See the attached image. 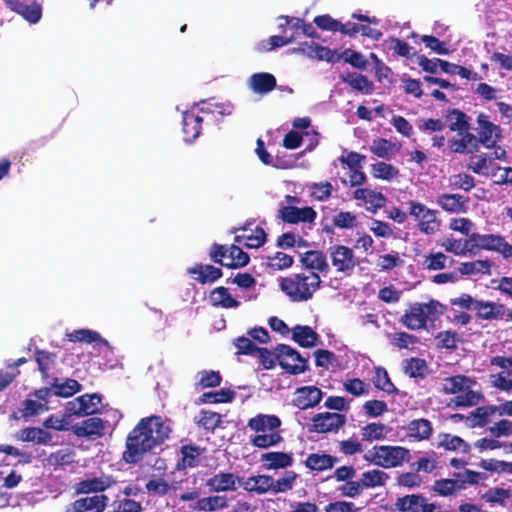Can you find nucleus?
Here are the masks:
<instances>
[{"label":"nucleus","mask_w":512,"mask_h":512,"mask_svg":"<svg viewBox=\"0 0 512 512\" xmlns=\"http://www.w3.org/2000/svg\"><path fill=\"white\" fill-rule=\"evenodd\" d=\"M172 429L161 416L151 415L141 418L128 433L122 459L127 464H136L162 445L169 437Z\"/></svg>","instance_id":"f257e3e1"},{"label":"nucleus","mask_w":512,"mask_h":512,"mask_svg":"<svg viewBox=\"0 0 512 512\" xmlns=\"http://www.w3.org/2000/svg\"><path fill=\"white\" fill-rule=\"evenodd\" d=\"M476 381L466 375H453L446 377L442 382V392L447 395H455L449 402L454 407H473L484 400L481 391H475L472 386Z\"/></svg>","instance_id":"f03ea898"},{"label":"nucleus","mask_w":512,"mask_h":512,"mask_svg":"<svg viewBox=\"0 0 512 512\" xmlns=\"http://www.w3.org/2000/svg\"><path fill=\"white\" fill-rule=\"evenodd\" d=\"M281 420L276 415L258 414L249 419L247 427L255 432L250 436V443L257 448L267 449L283 441L278 428Z\"/></svg>","instance_id":"7ed1b4c3"},{"label":"nucleus","mask_w":512,"mask_h":512,"mask_svg":"<svg viewBox=\"0 0 512 512\" xmlns=\"http://www.w3.org/2000/svg\"><path fill=\"white\" fill-rule=\"evenodd\" d=\"M321 278L316 272L294 273L280 279L281 291L293 302L310 300L319 289Z\"/></svg>","instance_id":"20e7f679"},{"label":"nucleus","mask_w":512,"mask_h":512,"mask_svg":"<svg viewBox=\"0 0 512 512\" xmlns=\"http://www.w3.org/2000/svg\"><path fill=\"white\" fill-rule=\"evenodd\" d=\"M445 309L443 304L434 299L427 303L415 302L409 305L399 321L410 330L426 329L427 322L437 320Z\"/></svg>","instance_id":"39448f33"},{"label":"nucleus","mask_w":512,"mask_h":512,"mask_svg":"<svg viewBox=\"0 0 512 512\" xmlns=\"http://www.w3.org/2000/svg\"><path fill=\"white\" fill-rule=\"evenodd\" d=\"M363 459L383 468H394L409 462L411 454L409 449L402 446L380 445L368 450Z\"/></svg>","instance_id":"423d86ee"},{"label":"nucleus","mask_w":512,"mask_h":512,"mask_svg":"<svg viewBox=\"0 0 512 512\" xmlns=\"http://www.w3.org/2000/svg\"><path fill=\"white\" fill-rule=\"evenodd\" d=\"M408 205V213L417 221V228L421 233L433 235L440 229L441 221L437 210L413 200Z\"/></svg>","instance_id":"0eeeda50"},{"label":"nucleus","mask_w":512,"mask_h":512,"mask_svg":"<svg viewBox=\"0 0 512 512\" xmlns=\"http://www.w3.org/2000/svg\"><path fill=\"white\" fill-rule=\"evenodd\" d=\"M275 351L279 365L287 373L298 375L309 369L308 359L302 357L301 354L291 346L279 344L276 346Z\"/></svg>","instance_id":"6e6552de"},{"label":"nucleus","mask_w":512,"mask_h":512,"mask_svg":"<svg viewBox=\"0 0 512 512\" xmlns=\"http://www.w3.org/2000/svg\"><path fill=\"white\" fill-rule=\"evenodd\" d=\"M395 509L400 512H451L440 510V506L434 502H428L423 494H409L398 497L395 501Z\"/></svg>","instance_id":"1a4fd4ad"},{"label":"nucleus","mask_w":512,"mask_h":512,"mask_svg":"<svg viewBox=\"0 0 512 512\" xmlns=\"http://www.w3.org/2000/svg\"><path fill=\"white\" fill-rule=\"evenodd\" d=\"M328 252L331 263L337 272L350 275L354 268L360 263L353 249L345 245L330 246Z\"/></svg>","instance_id":"9d476101"},{"label":"nucleus","mask_w":512,"mask_h":512,"mask_svg":"<svg viewBox=\"0 0 512 512\" xmlns=\"http://www.w3.org/2000/svg\"><path fill=\"white\" fill-rule=\"evenodd\" d=\"M311 421V432L336 433L346 424V416L336 412H323L314 415Z\"/></svg>","instance_id":"9b49d317"},{"label":"nucleus","mask_w":512,"mask_h":512,"mask_svg":"<svg viewBox=\"0 0 512 512\" xmlns=\"http://www.w3.org/2000/svg\"><path fill=\"white\" fill-rule=\"evenodd\" d=\"M101 396L98 394H84L67 402L66 412L75 416H90L99 412Z\"/></svg>","instance_id":"f8f14e48"},{"label":"nucleus","mask_w":512,"mask_h":512,"mask_svg":"<svg viewBox=\"0 0 512 512\" xmlns=\"http://www.w3.org/2000/svg\"><path fill=\"white\" fill-rule=\"evenodd\" d=\"M477 124L478 142L488 149L495 148L501 138V128L489 121V116L484 113L478 115Z\"/></svg>","instance_id":"ddd939ff"},{"label":"nucleus","mask_w":512,"mask_h":512,"mask_svg":"<svg viewBox=\"0 0 512 512\" xmlns=\"http://www.w3.org/2000/svg\"><path fill=\"white\" fill-rule=\"evenodd\" d=\"M317 217L316 211L310 207L282 206L278 210V218L288 224L313 223Z\"/></svg>","instance_id":"4468645a"},{"label":"nucleus","mask_w":512,"mask_h":512,"mask_svg":"<svg viewBox=\"0 0 512 512\" xmlns=\"http://www.w3.org/2000/svg\"><path fill=\"white\" fill-rule=\"evenodd\" d=\"M500 238L501 235L498 234L472 233L464 241V248L472 255L479 253L481 250L496 252Z\"/></svg>","instance_id":"2eb2a0df"},{"label":"nucleus","mask_w":512,"mask_h":512,"mask_svg":"<svg viewBox=\"0 0 512 512\" xmlns=\"http://www.w3.org/2000/svg\"><path fill=\"white\" fill-rule=\"evenodd\" d=\"M242 478L232 472H220L206 480L209 491L214 493L233 492L240 486Z\"/></svg>","instance_id":"dca6fc26"},{"label":"nucleus","mask_w":512,"mask_h":512,"mask_svg":"<svg viewBox=\"0 0 512 512\" xmlns=\"http://www.w3.org/2000/svg\"><path fill=\"white\" fill-rule=\"evenodd\" d=\"M108 497L104 494L79 498L67 506L66 512H103Z\"/></svg>","instance_id":"f3484780"},{"label":"nucleus","mask_w":512,"mask_h":512,"mask_svg":"<svg viewBox=\"0 0 512 512\" xmlns=\"http://www.w3.org/2000/svg\"><path fill=\"white\" fill-rule=\"evenodd\" d=\"M323 393L321 389L316 386H304L296 390L295 397L293 399V405L301 410H306L317 406Z\"/></svg>","instance_id":"a211bd4d"},{"label":"nucleus","mask_w":512,"mask_h":512,"mask_svg":"<svg viewBox=\"0 0 512 512\" xmlns=\"http://www.w3.org/2000/svg\"><path fill=\"white\" fill-rule=\"evenodd\" d=\"M6 6L13 12L21 15L31 24L37 23L42 16V7L40 4L33 2L27 4L20 0H3Z\"/></svg>","instance_id":"6ab92c4d"},{"label":"nucleus","mask_w":512,"mask_h":512,"mask_svg":"<svg viewBox=\"0 0 512 512\" xmlns=\"http://www.w3.org/2000/svg\"><path fill=\"white\" fill-rule=\"evenodd\" d=\"M105 424L99 417H90L72 426L77 437L96 438L104 435Z\"/></svg>","instance_id":"aec40b11"},{"label":"nucleus","mask_w":512,"mask_h":512,"mask_svg":"<svg viewBox=\"0 0 512 512\" xmlns=\"http://www.w3.org/2000/svg\"><path fill=\"white\" fill-rule=\"evenodd\" d=\"M476 317L480 320H503L506 315V306L499 302L479 300L474 307Z\"/></svg>","instance_id":"412c9836"},{"label":"nucleus","mask_w":512,"mask_h":512,"mask_svg":"<svg viewBox=\"0 0 512 512\" xmlns=\"http://www.w3.org/2000/svg\"><path fill=\"white\" fill-rule=\"evenodd\" d=\"M436 203L448 213H465L468 210L469 197L461 194L443 193L437 197Z\"/></svg>","instance_id":"4be33fe9"},{"label":"nucleus","mask_w":512,"mask_h":512,"mask_svg":"<svg viewBox=\"0 0 512 512\" xmlns=\"http://www.w3.org/2000/svg\"><path fill=\"white\" fill-rule=\"evenodd\" d=\"M187 273L200 284L213 283L223 275L220 268L202 263H195L192 267L187 268Z\"/></svg>","instance_id":"5701e85b"},{"label":"nucleus","mask_w":512,"mask_h":512,"mask_svg":"<svg viewBox=\"0 0 512 512\" xmlns=\"http://www.w3.org/2000/svg\"><path fill=\"white\" fill-rule=\"evenodd\" d=\"M248 87L256 94L266 95L277 86L276 77L268 72H257L247 80Z\"/></svg>","instance_id":"b1692460"},{"label":"nucleus","mask_w":512,"mask_h":512,"mask_svg":"<svg viewBox=\"0 0 512 512\" xmlns=\"http://www.w3.org/2000/svg\"><path fill=\"white\" fill-rule=\"evenodd\" d=\"M339 79L342 83L348 85L351 89L370 95L374 91V83L366 75L357 72H345L340 74Z\"/></svg>","instance_id":"393cba45"},{"label":"nucleus","mask_w":512,"mask_h":512,"mask_svg":"<svg viewBox=\"0 0 512 512\" xmlns=\"http://www.w3.org/2000/svg\"><path fill=\"white\" fill-rule=\"evenodd\" d=\"M301 264L310 270L327 274L330 270L326 254L320 250H309L300 255Z\"/></svg>","instance_id":"a878e982"},{"label":"nucleus","mask_w":512,"mask_h":512,"mask_svg":"<svg viewBox=\"0 0 512 512\" xmlns=\"http://www.w3.org/2000/svg\"><path fill=\"white\" fill-rule=\"evenodd\" d=\"M455 478H442L436 480L432 486L435 494L448 497L457 494L459 491L465 489L464 481H461L462 473H454Z\"/></svg>","instance_id":"bb28decb"},{"label":"nucleus","mask_w":512,"mask_h":512,"mask_svg":"<svg viewBox=\"0 0 512 512\" xmlns=\"http://www.w3.org/2000/svg\"><path fill=\"white\" fill-rule=\"evenodd\" d=\"M242 230L244 233L235 236V242L243 243L247 248H259L266 242L267 235L262 227L257 226L255 229H248L247 225L235 229Z\"/></svg>","instance_id":"cd10ccee"},{"label":"nucleus","mask_w":512,"mask_h":512,"mask_svg":"<svg viewBox=\"0 0 512 512\" xmlns=\"http://www.w3.org/2000/svg\"><path fill=\"white\" fill-rule=\"evenodd\" d=\"M49 407L45 403H41L35 399L28 397L22 402L21 407L17 411L11 414V419L14 420H28L29 418L40 415L41 413L48 411Z\"/></svg>","instance_id":"c85d7f7f"},{"label":"nucleus","mask_w":512,"mask_h":512,"mask_svg":"<svg viewBox=\"0 0 512 512\" xmlns=\"http://www.w3.org/2000/svg\"><path fill=\"white\" fill-rule=\"evenodd\" d=\"M353 197L356 200H361L365 203L366 209L371 212H376L385 206L386 197L381 192H376L367 188H358L353 192Z\"/></svg>","instance_id":"c756f323"},{"label":"nucleus","mask_w":512,"mask_h":512,"mask_svg":"<svg viewBox=\"0 0 512 512\" xmlns=\"http://www.w3.org/2000/svg\"><path fill=\"white\" fill-rule=\"evenodd\" d=\"M273 477L270 475L262 474L257 476H251L247 479L242 478L240 486L250 493H256L259 495L267 492H272Z\"/></svg>","instance_id":"7c9ffc66"},{"label":"nucleus","mask_w":512,"mask_h":512,"mask_svg":"<svg viewBox=\"0 0 512 512\" xmlns=\"http://www.w3.org/2000/svg\"><path fill=\"white\" fill-rule=\"evenodd\" d=\"M115 483L116 481L111 476L94 477L77 483L75 490L81 494L103 492Z\"/></svg>","instance_id":"2f4dec72"},{"label":"nucleus","mask_w":512,"mask_h":512,"mask_svg":"<svg viewBox=\"0 0 512 512\" xmlns=\"http://www.w3.org/2000/svg\"><path fill=\"white\" fill-rule=\"evenodd\" d=\"M406 433L415 441L428 440L433 433V426L430 420L419 418L411 420L405 427Z\"/></svg>","instance_id":"473e14b6"},{"label":"nucleus","mask_w":512,"mask_h":512,"mask_svg":"<svg viewBox=\"0 0 512 512\" xmlns=\"http://www.w3.org/2000/svg\"><path fill=\"white\" fill-rule=\"evenodd\" d=\"M498 414L497 405H485L471 411L466 419L470 422L471 428H483L491 423V417Z\"/></svg>","instance_id":"72a5a7b5"},{"label":"nucleus","mask_w":512,"mask_h":512,"mask_svg":"<svg viewBox=\"0 0 512 512\" xmlns=\"http://www.w3.org/2000/svg\"><path fill=\"white\" fill-rule=\"evenodd\" d=\"M229 498L226 495H210L198 499L194 509L199 512H217L227 509Z\"/></svg>","instance_id":"f704fd0d"},{"label":"nucleus","mask_w":512,"mask_h":512,"mask_svg":"<svg viewBox=\"0 0 512 512\" xmlns=\"http://www.w3.org/2000/svg\"><path fill=\"white\" fill-rule=\"evenodd\" d=\"M203 117L194 111L183 114V133L186 141H194L201 133Z\"/></svg>","instance_id":"c9c22d12"},{"label":"nucleus","mask_w":512,"mask_h":512,"mask_svg":"<svg viewBox=\"0 0 512 512\" xmlns=\"http://www.w3.org/2000/svg\"><path fill=\"white\" fill-rule=\"evenodd\" d=\"M292 339L300 347L312 348L318 345L320 337L310 326L297 325L292 329Z\"/></svg>","instance_id":"e433bc0d"},{"label":"nucleus","mask_w":512,"mask_h":512,"mask_svg":"<svg viewBox=\"0 0 512 512\" xmlns=\"http://www.w3.org/2000/svg\"><path fill=\"white\" fill-rule=\"evenodd\" d=\"M260 460L266 463L268 470L285 469L293 464V455L286 452H267L261 455Z\"/></svg>","instance_id":"4c0bfd02"},{"label":"nucleus","mask_w":512,"mask_h":512,"mask_svg":"<svg viewBox=\"0 0 512 512\" xmlns=\"http://www.w3.org/2000/svg\"><path fill=\"white\" fill-rule=\"evenodd\" d=\"M181 459L176 464L178 471L194 468L198 465L201 449L194 444L183 445L180 448Z\"/></svg>","instance_id":"58836bf2"},{"label":"nucleus","mask_w":512,"mask_h":512,"mask_svg":"<svg viewBox=\"0 0 512 512\" xmlns=\"http://www.w3.org/2000/svg\"><path fill=\"white\" fill-rule=\"evenodd\" d=\"M338 458L329 454L311 453L304 461L305 466L311 471L322 472L334 467Z\"/></svg>","instance_id":"ea45409f"},{"label":"nucleus","mask_w":512,"mask_h":512,"mask_svg":"<svg viewBox=\"0 0 512 512\" xmlns=\"http://www.w3.org/2000/svg\"><path fill=\"white\" fill-rule=\"evenodd\" d=\"M445 119L451 131H457L459 134H463L464 131L470 129V117L459 109H448Z\"/></svg>","instance_id":"a19ab883"},{"label":"nucleus","mask_w":512,"mask_h":512,"mask_svg":"<svg viewBox=\"0 0 512 512\" xmlns=\"http://www.w3.org/2000/svg\"><path fill=\"white\" fill-rule=\"evenodd\" d=\"M53 395L62 398H68L76 394L82 389V385L75 379L67 378L64 382H60L54 377L51 381Z\"/></svg>","instance_id":"79ce46f5"},{"label":"nucleus","mask_w":512,"mask_h":512,"mask_svg":"<svg viewBox=\"0 0 512 512\" xmlns=\"http://www.w3.org/2000/svg\"><path fill=\"white\" fill-rule=\"evenodd\" d=\"M67 339L70 342H83L88 344L95 342L98 345L110 347L109 342L98 332L89 329L73 330L67 334Z\"/></svg>","instance_id":"37998d69"},{"label":"nucleus","mask_w":512,"mask_h":512,"mask_svg":"<svg viewBox=\"0 0 512 512\" xmlns=\"http://www.w3.org/2000/svg\"><path fill=\"white\" fill-rule=\"evenodd\" d=\"M403 371L410 378L424 379L429 373V367L425 359L411 357L403 362Z\"/></svg>","instance_id":"c03bdc74"},{"label":"nucleus","mask_w":512,"mask_h":512,"mask_svg":"<svg viewBox=\"0 0 512 512\" xmlns=\"http://www.w3.org/2000/svg\"><path fill=\"white\" fill-rule=\"evenodd\" d=\"M438 437V447H443L447 451H461L464 454L470 452V445L459 436L441 433Z\"/></svg>","instance_id":"a18cd8bd"},{"label":"nucleus","mask_w":512,"mask_h":512,"mask_svg":"<svg viewBox=\"0 0 512 512\" xmlns=\"http://www.w3.org/2000/svg\"><path fill=\"white\" fill-rule=\"evenodd\" d=\"M222 382V376L218 371L202 370L196 374L195 390L218 387Z\"/></svg>","instance_id":"49530a36"},{"label":"nucleus","mask_w":512,"mask_h":512,"mask_svg":"<svg viewBox=\"0 0 512 512\" xmlns=\"http://www.w3.org/2000/svg\"><path fill=\"white\" fill-rule=\"evenodd\" d=\"M34 358L38 365V370L43 379L49 377V371L56 364V354L47 350L35 349Z\"/></svg>","instance_id":"de8ad7c7"},{"label":"nucleus","mask_w":512,"mask_h":512,"mask_svg":"<svg viewBox=\"0 0 512 512\" xmlns=\"http://www.w3.org/2000/svg\"><path fill=\"white\" fill-rule=\"evenodd\" d=\"M210 300L213 306H220L222 308H237L240 305V302L231 296L228 288L223 286L212 290Z\"/></svg>","instance_id":"09e8293b"},{"label":"nucleus","mask_w":512,"mask_h":512,"mask_svg":"<svg viewBox=\"0 0 512 512\" xmlns=\"http://www.w3.org/2000/svg\"><path fill=\"white\" fill-rule=\"evenodd\" d=\"M52 434L39 427H27L20 431V439L25 442H35L47 445L52 441Z\"/></svg>","instance_id":"8fccbe9b"},{"label":"nucleus","mask_w":512,"mask_h":512,"mask_svg":"<svg viewBox=\"0 0 512 512\" xmlns=\"http://www.w3.org/2000/svg\"><path fill=\"white\" fill-rule=\"evenodd\" d=\"M373 384L377 389L389 395H397L399 393L398 388L393 384L384 367L379 366L375 368Z\"/></svg>","instance_id":"3c124183"},{"label":"nucleus","mask_w":512,"mask_h":512,"mask_svg":"<svg viewBox=\"0 0 512 512\" xmlns=\"http://www.w3.org/2000/svg\"><path fill=\"white\" fill-rule=\"evenodd\" d=\"M222 416L211 410H201L199 416L195 418V423L198 427L206 431L214 432V430L221 425Z\"/></svg>","instance_id":"603ef678"},{"label":"nucleus","mask_w":512,"mask_h":512,"mask_svg":"<svg viewBox=\"0 0 512 512\" xmlns=\"http://www.w3.org/2000/svg\"><path fill=\"white\" fill-rule=\"evenodd\" d=\"M492 263L490 260H475L461 263L458 270L462 275L491 274Z\"/></svg>","instance_id":"864d4df0"},{"label":"nucleus","mask_w":512,"mask_h":512,"mask_svg":"<svg viewBox=\"0 0 512 512\" xmlns=\"http://www.w3.org/2000/svg\"><path fill=\"white\" fill-rule=\"evenodd\" d=\"M371 175L376 179L391 181L398 177L399 169L386 162H377L371 165Z\"/></svg>","instance_id":"5fc2aeb1"},{"label":"nucleus","mask_w":512,"mask_h":512,"mask_svg":"<svg viewBox=\"0 0 512 512\" xmlns=\"http://www.w3.org/2000/svg\"><path fill=\"white\" fill-rule=\"evenodd\" d=\"M387 432V426L380 422L369 423L361 429L362 439L369 442L385 439Z\"/></svg>","instance_id":"6e6d98bb"},{"label":"nucleus","mask_w":512,"mask_h":512,"mask_svg":"<svg viewBox=\"0 0 512 512\" xmlns=\"http://www.w3.org/2000/svg\"><path fill=\"white\" fill-rule=\"evenodd\" d=\"M236 392L231 389L222 388L215 392H206L199 397L200 403H228L233 401Z\"/></svg>","instance_id":"4d7b16f0"},{"label":"nucleus","mask_w":512,"mask_h":512,"mask_svg":"<svg viewBox=\"0 0 512 512\" xmlns=\"http://www.w3.org/2000/svg\"><path fill=\"white\" fill-rule=\"evenodd\" d=\"M299 475L294 471H285L281 478L272 483V493H285L293 489Z\"/></svg>","instance_id":"13d9d810"},{"label":"nucleus","mask_w":512,"mask_h":512,"mask_svg":"<svg viewBox=\"0 0 512 512\" xmlns=\"http://www.w3.org/2000/svg\"><path fill=\"white\" fill-rule=\"evenodd\" d=\"M386 479H388V475L384 471L373 469L362 474L360 483L363 489L374 488L377 486H383Z\"/></svg>","instance_id":"bf43d9fd"},{"label":"nucleus","mask_w":512,"mask_h":512,"mask_svg":"<svg viewBox=\"0 0 512 512\" xmlns=\"http://www.w3.org/2000/svg\"><path fill=\"white\" fill-rule=\"evenodd\" d=\"M295 40V35H273L267 41H262L256 47L259 52H268L276 48L286 46Z\"/></svg>","instance_id":"052dcab7"},{"label":"nucleus","mask_w":512,"mask_h":512,"mask_svg":"<svg viewBox=\"0 0 512 512\" xmlns=\"http://www.w3.org/2000/svg\"><path fill=\"white\" fill-rule=\"evenodd\" d=\"M511 497L509 489L495 487L490 488L481 495V499L490 504H498L504 506L506 501Z\"/></svg>","instance_id":"680f3d73"},{"label":"nucleus","mask_w":512,"mask_h":512,"mask_svg":"<svg viewBox=\"0 0 512 512\" xmlns=\"http://www.w3.org/2000/svg\"><path fill=\"white\" fill-rule=\"evenodd\" d=\"M229 257L231 258V261L224 264V267L231 269L244 267L250 261L249 255L239 246L234 244L229 247Z\"/></svg>","instance_id":"e2e57ef3"},{"label":"nucleus","mask_w":512,"mask_h":512,"mask_svg":"<svg viewBox=\"0 0 512 512\" xmlns=\"http://www.w3.org/2000/svg\"><path fill=\"white\" fill-rule=\"evenodd\" d=\"M394 143L385 138L374 139L370 151L377 157L382 159H390L393 155Z\"/></svg>","instance_id":"0e129e2a"},{"label":"nucleus","mask_w":512,"mask_h":512,"mask_svg":"<svg viewBox=\"0 0 512 512\" xmlns=\"http://www.w3.org/2000/svg\"><path fill=\"white\" fill-rule=\"evenodd\" d=\"M449 185L453 189H461L468 192L475 187V179L469 174L458 173L449 177Z\"/></svg>","instance_id":"69168bd1"},{"label":"nucleus","mask_w":512,"mask_h":512,"mask_svg":"<svg viewBox=\"0 0 512 512\" xmlns=\"http://www.w3.org/2000/svg\"><path fill=\"white\" fill-rule=\"evenodd\" d=\"M478 466L486 471L497 473H512V462H506L497 459H483L478 463Z\"/></svg>","instance_id":"338daca9"},{"label":"nucleus","mask_w":512,"mask_h":512,"mask_svg":"<svg viewBox=\"0 0 512 512\" xmlns=\"http://www.w3.org/2000/svg\"><path fill=\"white\" fill-rule=\"evenodd\" d=\"M112 512H141L142 504L130 498L115 499L112 504Z\"/></svg>","instance_id":"774afa93"}]
</instances>
